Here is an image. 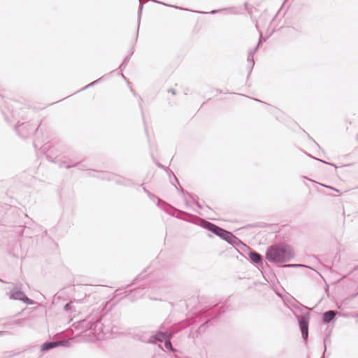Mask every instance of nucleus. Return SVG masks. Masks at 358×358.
<instances>
[{
	"mask_svg": "<svg viewBox=\"0 0 358 358\" xmlns=\"http://www.w3.org/2000/svg\"><path fill=\"white\" fill-rule=\"evenodd\" d=\"M357 188H358V186L357 187Z\"/></svg>",
	"mask_w": 358,
	"mask_h": 358,
	"instance_id": "6e6d98bb",
	"label": "nucleus"
},
{
	"mask_svg": "<svg viewBox=\"0 0 358 358\" xmlns=\"http://www.w3.org/2000/svg\"><path fill=\"white\" fill-rule=\"evenodd\" d=\"M174 178H175L176 180L178 182V178H176V176H174Z\"/></svg>",
	"mask_w": 358,
	"mask_h": 358,
	"instance_id": "8fccbe9b",
	"label": "nucleus"
},
{
	"mask_svg": "<svg viewBox=\"0 0 358 358\" xmlns=\"http://www.w3.org/2000/svg\"><path fill=\"white\" fill-rule=\"evenodd\" d=\"M236 250L241 254V251L243 252L248 253V251L250 250V248L245 244L241 240H240L239 243L237 245L235 246Z\"/></svg>",
	"mask_w": 358,
	"mask_h": 358,
	"instance_id": "dca6fc26",
	"label": "nucleus"
},
{
	"mask_svg": "<svg viewBox=\"0 0 358 358\" xmlns=\"http://www.w3.org/2000/svg\"><path fill=\"white\" fill-rule=\"evenodd\" d=\"M357 316L358 317V315Z\"/></svg>",
	"mask_w": 358,
	"mask_h": 358,
	"instance_id": "4d7b16f0",
	"label": "nucleus"
},
{
	"mask_svg": "<svg viewBox=\"0 0 358 358\" xmlns=\"http://www.w3.org/2000/svg\"><path fill=\"white\" fill-rule=\"evenodd\" d=\"M93 86H94V85H93V83H90V84L87 85L85 87H83V88L80 90V91L85 90H86V89H87V88H89V87H93ZM78 92H80V90H79Z\"/></svg>",
	"mask_w": 358,
	"mask_h": 358,
	"instance_id": "72a5a7b5",
	"label": "nucleus"
},
{
	"mask_svg": "<svg viewBox=\"0 0 358 358\" xmlns=\"http://www.w3.org/2000/svg\"><path fill=\"white\" fill-rule=\"evenodd\" d=\"M0 282H3V281L2 280H1V279H0Z\"/></svg>",
	"mask_w": 358,
	"mask_h": 358,
	"instance_id": "864d4df0",
	"label": "nucleus"
},
{
	"mask_svg": "<svg viewBox=\"0 0 358 358\" xmlns=\"http://www.w3.org/2000/svg\"><path fill=\"white\" fill-rule=\"evenodd\" d=\"M104 76H101V78L96 79V80L92 82L94 85H96L99 83H100L102 80H103Z\"/></svg>",
	"mask_w": 358,
	"mask_h": 358,
	"instance_id": "c85d7f7f",
	"label": "nucleus"
},
{
	"mask_svg": "<svg viewBox=\"0 0 358 358\" xmlns=\"http://www.w3.org/2000/svg\"><path fill=\"white\" fill-rule=\"evenodd\" d=\"M167 92H168L169 93H171V94H173V95H176V90L175 89H173V88H169V89L167 90Z\"/></svg>",
	"mask_w": 358,
	"mask_h": 358,
	"instance_id": "f704fd0d",
	"label": "nucleus"
},
{
	"mask_svg": "<svg viewBox=\"0 0 358 358\" xmlns=\"http://www.w3.org/2000/svg\"><path fill=\"white\" fill-rule=\"evenodd\" d=\"M157 164L158 167L166 170L165 167L162 164H161L160 163H157Z\"/></svg>",
	"mask_w": 358,
	"mask_h": 358,
	"instance_id": "58836bf2",
	"label": "nucleus"
},
{
	"mask_svg": "<svg viewBox=\"0 0 358 358\" xmlns=\"http://www.w3.org/2000/svg\"><path fill=\"white\" fill-rule=\"evenodd\" d=\"M165 324L160 325V330L157 331L155 334L152 335L148 341H143L148 343H156L157 342L164 341L168 338V332L166 331Z\"/></svg>",
	"mask_w": 358,
	"mask_h": 358,
	"instance_id": "6e6552de",
	"label": "nucleus"
},
{
	"mask_svg": "<svg viewBox=\"0 0 358 358\" xmlns=\"http://www.w3.org/2000/svg\"><path fill=\"white\" fill-rule=\"evenodd\" d=\"M285 266L286 267H299V266H305L302 265V264H287Z\"/></svg>",
	"mask_w": 358,
	"mask_h": 358,
	"instance_id": "473e14b6",
	"label": "nucleus"
},
{
	"mask_svg": "<svg viewBox=\"0 0 358 358\" xmlns=\"http://www.w3.org/2000/svg\"><path fill=\"white\" fill-rule=\"evenodd\" d=\"M326 187H327V188H329V189H334V190H335V191H336V192H339V190H338V189H336V188H334V187H331V186H326Z\"/></svg>",
	"mask_w": 358,
	"mask_h": 358,
	"instance_id": "ea45409f",
	"label": "nucleus"
},
{
	"mask_svg": "<svg viewBox=\"0 0 358 358\" xmlns=\"http://www.w3.org/2000/svg\"><path fill=\"white\" fill-rule=\"evenodd\" d=\"M357 268H358V266H356V267L355 268V270H356V269H357Z\"/></svg>",
	"mask_w": 358,
	"mask_h": 358,
	"instance_id": "603ef678",
	"label": "nucleus"
},
{
	"mask_svg": "<svg viewBox=\"0 0 358 358\" xmlns=\"http://www.w3.org/2000/svg\"><path fill=\"white\" fill-rule=\"evenodd\" d=\"M22 321H23L22 319H17V320H15L13 321V324H17V325H22Z\"/></svg>",
	"mask_w": 358,
	"mask_h": 358,
	"instance_id": "7c9ffc66",
	"label": "nucleus"
},
{
	"mask_svg": "<svg viewBox=\"0 0 358 358\" xmlns=\"http://www.w3.org/2000/svg\"><path fill=\"white\" fill-rule=\"evenodd\" d=\"M298 323L301 331L302 338L304 343H307L308 338V325L310 320V313L306 312L301 314L298 317Z\"/></svg>",
	"mask_w": 358,
	"mask_h": 358,
	"instance_id": "0eeeda50",
	"label": "nucleus"
},
{
	"mask_svg": "<svg viewBox=\"0 0 358 358\" xmlns=\"http://www.w3.org/2000/svg\"><path fill=\"white\" fill-rule=\"evenodd\" d=\"M76 166H78L80 170H84L83 168V166L80 163H75V164H68V165L65 166V167L66 169H70L71 167H76Z\"/></svg>",
	"mask_w": 358,
	"mask_h": 358,
	"instance_id": "5701e85b",
	"label": "nucleus"
},
{
	"mask_svg": "<svg viewBox=\"0 0 358 358\" xmlns=\"http://www.w3.org/2000/svg\"><path fill=\"white\" fill-rule=\"evenodd\" d=\"M226 9L227 8H222V10H226ZM220 10H222V9H220V10H213L210 13H212V14H215V13H217V12H219Z\"/></svg>",
	"mask_w": 358,
	"mask_h": 358,
	"instance_id": "c9c22d12",
	"label": "nucleus"
},
{
	"mask_svg": "<svg viewBox=\"0 0 358 358\" xmlns=\"http://www.w3.org/2000/svg\"><path fill=\"white\" fill-rule=\"evenodd\" d=\"M266 41V38H263L262 34L261 33L260 38L259 39L258 43L257 45H258V48L261 44H262L264 42Z\"/></svg>",
	"mask_w": 358,
	"mask_h": 358,
	"instance_id": "bb28decb",
	"label": "nucleus"
},
{
	"mask_svg": "<svg viewBox=\"0 0 358 358\" xmlns=\"http://www.w3.org/2000/svg\"><path fill=\"white\" fill-rule=\"evenodd\" d=\"M33 144H34V148H35L36 149L38 147V145H37V143H36V142L35 141L33 142Z\"/></svg>",
	"mask_w": 358,
	"mask_h": 358,
	"instance_id": "79ce46f5",
	"label": "nucleus"
},
{
	"mask_svg": "<svg viewBox=\"0 0 358 358\" xmlns=\"http://www.w3.org/2000/svg\"><path fill=\"white\" fill-rule=\"evenodd\" d=\"M58 346H69V342L66 341H46L41 345V351L45 352Z\"/></svg>",
	"mask_w": 358,
	"mask_h": 358,
	"instance_id": "9b49d317",
	"label": "nucleus"
},
{
	"mask_svg": "<svg viewBox=\"0 0 358 358\" xmlns=\"http://www.w3.org/2000/svg\"><path fill=\"white\" fill-rule=\"evenodd\" d=\"M157 200V206L163 209L165 212H167L166 207L169 206L168 203L160 198H158Z\"/></svg>",
	"mask_w": 358,
	"mask_h": 358,
	"instance_id": "aec40b11",
	"label": "nucleus"
},
{
	"mask_svg": "<svg viewBox=\"0 0 358 358\" xmlns=\"http://www.w3.org/2000/svg\"><path fill=\"white\" fill-rule=\"evenodd\" d=\"M46 158L49 162H53L55 164H57L59 167H64L65 166L66 162L62 159V157L59 156H56L53 157L50 154L46 155Z\"/></svg>",
	"mask_w": 358,
	"mask_h": 358,
	"instance_id": "4468645a",
	"label": "nucleus"
},
{
	"mask_svg": "<svg viewBox=\"0 0 358 358\" xmlns=\"http://www.w3.org/2000/svg\"><path fill=\"white\" fill-rule=\"evenodd\" d=\"M294 256L292 249L285 243L269 246L266 252V259L271 263L287 262Z\"/></svg>",
	"mask_w": 358,
	"mask_h": 358,
	"instance_id": "7ed1b4c3",
	"label": "nucleus"
},
{
	"mask_svg": "<svg viewBox=\"0 0 358 358\" xmlns=\"http://www.w3.org/2000/svg\"><path fill=\"white\" fill-rule=\"evenodd\" d=\"M255 101H258V102H260V103H264L262 101L258 99H254Z\"/></svg>",
	"mask_w": 358,
	"mask_h": 358,
	"instance_id": "a18cd8bd",
	"label": "nucleus"
},
{
	"mask_svg": "<svg viewBox=\"0 0 358 358\" xmlns=\"http://www.w3.org/2000/svg\"><path fill=\"white\" fill-rule=\"evenodd\" d=\"M131 52H134L132 49L128 52V55H131Z\"/></svg>",
	"mask_w": 358,
	"mask_h": 358,
	"instance_id": "49530a36",
	"label": "nucleus"
},
{
	"mask_svg": "<svg viewBox=\"0 0 358 358\" xmlns=\"http://www.w3.org/2000/svg\"><path fill=\"white\" fill-rule=\"evenodd\" d=\"M174 186H175V187H176V188L179 192H180L182 194V195H183V196H185V194H187L189 198H191L192 200H194V203H195V205H196L199 208L202 209V208H203L202 205H201V203H199V202L196 199V198H197V196H194V194H191V193H189V192H185L182 187H180V189H178V188L177 187V186H176V185H174Z\"/></svg>",
	"mask_w": 358,
	"mask_h": 358,
	"instance_id": "2eb2a0df",
	"label": "nucleus"
},
{
	"mask_svg": "<svg viewBox=\"0 0 358 358\" xmlns=\"http://www.w3.org/2000/svg\"><path fill=\"white\" fill-rule=\"evenodd\" d=\"M141 186L143 187V189L144 192H145V193L147 194V195H148V192H150L149 190H148V189H146V187H145L143 186V184H142Z\"/></svg>",
	"mask_w": 358,
	"mask_h": 358,
	"instance_id": "e433bc0d",
	"label": "nucleus"
},
{
	"mask_svg": "<svg viewBox=\"0 0 358 358\" xmlns=\"http://www.w3.org/2000/svg\"><path fill=\"white\" fill-rule=\"evenodd\" d=\"M254 65H255V61H252V62H248V76H250L253 67H254Z\"/></svg>",
	"mask_w": 358,
	"mask_h": 358,
	"instance_id": "a878e982",
	"label": "nucleus"
},
{
	"mask_svg": "<svg viewBox=\"0 0 358 358\" xmlns=\"http://www.w3.org/2000/svg\"><path fill=\"white\" fill-rule=\"evenodd\" d=\"M245 9H247V8H248V3H245Z\"/></svg>",
	"mask_w": 358,
	"mask_h": 358,
	"instance_id": "de8ad7c7",
	"label": "nucleus"
},
{
	"mask_svg": "<svg viewBox=\"0 0 358 358\" xmlns=\"http://www.w3.org/2000/svg\"><path fill=\"white\" fill-rule=\"evenodd\" d=\"M148 196L153 201L159 198L157 196L152 194V192H148Z\"/></svg>",
	"mask_w": 358,
	"mask_h": 358,
	"instance_id": "cd10ccee",
	"label": "nucleus"
},
{
	"mask_svg": "<svg viewBox=\"0 0 358 358\" xmlns=\"http://www.w3.org/2000/svg\"><path fill=\"white\" fill-rule=\"evenodd\" d=\"M317 160H318V161H320V162H322V163H324V164H328V165H330V166H334V167H336V168L337 167V166H336L334 164H333V163L327 162H326V161H324V160H322V159H317Z\"/></svg>",
	"mask_w": 358,
	"mask_h": 358,
	"instance_id": "c756f323",
	"label": "nucleus"
},
{
	"mask_svg": "<svg viewBox=\"0 0 358 358\" xmlns=\"http://www.w3.org/2000/svg\"><path fill=\"white\" fill-rule=\"evenodd\" d=\"M72 308H73L72 302L67 303L64 306V310L66 312L71 311Z\"/></svg>",
	"mask_w": 358,
	"mask_h": 358,
	"instance_id": "393cba45",
	"label": "nucleus"
},
{
	"mask_svg": "<svg viewBox=\"0 0 358 358\" xmlns=\"http://www.w3.org/2000/svg\"><path fill=\"white\" fill-rule=\"evenodd\" d=\"M143 7V4L140 3L139 8H138V27H137V30H136V34L135 43L136 42L138 36L139 26H140V23H141V17Z\"/></svg>",
	"mask_w": 358,
	"mask_h": 358,
	"instance_id": "a211bd4d",
	"label": "nucleus"
},
{
	"mask_svg": "<svg viewBox=\"0 0 358 358\" xmlns=\"http://www.w3.org/2000/svg\"><path fill=\"white\" fill-rule=\"evenodd\" d=\"M133 54H134V52H131V55H127L124 57L123 62H122V64H120V66L119 67L121 72H122L124 70V69L126 68V66H127V64L130 60V58Z\"/></svg>",
	"mask_w": 358,
	"mask_h": 358,
	"instance_id": "f3484780",
	"label": "nucleus"
},
{
	"mask_svg": "<svg viewBox=\"0 0 358 358\" xmlns=\"http://www.w3.org/2000/svg\"><path fill=\"white\" fill-rule=\"evenodd\" d=\"M357 138H358V134H357Z\"/></svg>",
	"mask_w": 358,
	"mask_h": 358,
	"instance_id": "5fc2aeb1",
	"label": "nucleus"
},
{
	"mask_svg": "<svg viewBox=\"0 0 358 358\" xmlns=\"http://www.w3.org/2000/svg\"><path fill=\"white\" fill-rule=\"evenodd\" d=\"M122 75L123 78H124V80H126V77H125L123 74H122Z\"/></svg>",
	"mask_w": 358,
	"mask_h": 358,
	"instance_id": "3c124183",
	"label": "nucleus"
},
{
	"mask_svg": "<svg viewBox=\"0 0 358 358\" xmlns=\"http://www.w3.org/2000/svg\"><path fill=\"white\" fill-rule=\"evenodd\" d=\"M329 337H330V334H327L324 339V350H326V344H327V341H329Z\"/></svg>",
	"mask_w": 358,
	"mask_h": 358,
	"instance_id": "2f4dec72",
	"label": "nucleus"
},
{
	"mask_svg": "<svg viewBox=\"0 0 358 358\" xmlns=\"http://www.w3.org/2000/svg\"><path fill=\"white\" fill-rule=\"evenodd\" d=\"M130 90L134 94V96H137L136 92L134 91V90L132 87H130Z\"/></svg>",
	"mask_w": 358,
	"mask_h": 358,
	"instance_id": "a19ab883",
	"label": "nucleus"
},
{
	"mask_svg": "<svg viewBox=\"0 0 358 358\" xmlns=\"http://www.w3.org/2000/svg\"><path fill=\"white\" fill-rule=\"evenodd\" d=\"M308 138H310V140H312L313 141H314V143H315L318 147H320V146H319V145H318V144H317V143H316V142H315V141H314V140H313V138H312L309 135H308Z\"/></svg>",
	"mask_w": 358,
	"mask_h": 358,
	"instance_id": "c03bdc74",
	"label": "nucleus"
},
{
	"mask_svg": "<svg viewBox=\"0 0 358 358\" xmlns=\"http://www.w3.org/2000/svg\"><path fill=\"white\" fill-rule=\"evenodd\" d=\"M258 50V45H256V47L253 50H250L248 51V62H252L254 60V55Z\"/></svg>",
	"mask_w": 358,
	"mask_h": 358,
	"instance_id": "4be33fe9",
	"label": "nucleus"
},
{
	"mask_svg": "<svg viewBox=\"0 0 358 358\" xmlns=\"http://www.w3.org/2000/svg\"><path fill=\"white\" fill-rule=\"evenodd\" d=\"M22 301L24 303H25L26 304H27V305H33V304H34V301L32 300L31 299H29L26 295H25V297H24Z\"/></svg>",
	"mask_w": 358,
	"mask_h": 358,
	"instance_id": "b1692460",
	"label": "nucleus"
},
{
	"mask_svg": "<svg viewBox=\"0 0 358 358\" xmlns=\"http://www.w3.org/2000/svg\"><path fill=\"white\" fill-rule=\"evenodd\" d=\"M25 294L22 291V285H17L10 293V298L13 300L22 301Z\"/></svg>",
	"mask_w": 358,
	"mask_h": 358,
	"instance_id": "f8f14e48",
	"label": "nucleus"
},
{
	"mask_svg": "<svg viewBox=\"0 0 358 358\" xmlns=\"http://www.w3.org/2000/svg\"><path fill=\"white\" fill-rule=\"evenodd\" d=\"M4 334H9V332H7V331H0V336L3 335Z\"/></svg>",
	"mask_w": 358,
	"mask_h": 358,
	"instance_id": "37998d69",
	"label": "nucleus"
},
{
	"mask_svg": "<svg viewBox=\"0 0 358 358\" xmlns=\"http://www.w3.org/2000/svg\"><path fill=\"white\" fill-rule=\"evenodd\" d=\"M185 202L186 203L187 205L188 204L187 200L185 198Z\"/></svg>",
	"mask_w": 358,
	"mask_h": 358,
	"instance_id": "09e8293b",
	"label": "nucleus"
},
{
	"mask_svg": "<svg viewBox=\"0 0 358 358\" xmlns=\"http://www.w3.org/2000/svg\"><path fill=\"white\" fill-rule=\"evenodd\" d=\"M171 338H166L165 341H164V347L166 348V350L171 351V352H175L176 351L173 345H172V343L171 341Z\"/></svg>",
	"mask_w": 358,
	"mask_h": 358,
	"instance_id": "6ab92c4d",
	"label": "nucleus"
},
{
	"mask_svg": "<svg viewBox=\"0 0 358 358\" xmlns=\"http://www.w3.org/2000/svg\"><path fill=\"white\" fill-rule=\"evenodd\" d=\"M146 287H138V288H136L134 289L133 291H132V293L134 294V296H138V297H141L142 296H143L145 294V292H143L144 289H145Z\"/></svg>",
	"mask_w": 358,
	"mask_h": 358,
	"instance_id": "412c9836",
	"label": "nucleus"
},
{
	"mask_svg": "<svg viewBox=\"0 0 358 358\" xmlns=\"http://www.w3.org/2000/svg\"><path fill=\"white\" fill-rule=\"evenodd\" d=\"M201 227L203 229L216 235L217 236L220 237L221 239L225 241L226 242L233 245L234 247L237 245L241 240L235 235H234L233 233H231V231H227L210 222L206 220L203 221L201 224Z\"/></svg>",
	"mask_w": 358,
	"mask_h": 358,
	"instance_id": "20e7f679",
	"label": "nucleus"
},
{
	"mask_svg": "<svg viewBox=\"0 0 358 358\" xmlns=\"http://www.w3.org/2000/svg\"><path fill=\"white\" fill-rule=\"evenodd\" d=\"M106 317L107 314H103L101 310H94L90 315L86 317L85 320L79 322L82 328L85 331L91 330L96 334H106L111 327L106 324Z\"/></svg>",
	"mask_w": 358,
	"mask_h": 358,
	"instance_id": "f03ea898",
	"label": "nucleus"
},
{
	"mask_svg": "<svg viewBox=\"0 0 358 358\" xmlns=\"http://www.w3.org/2000/svg\"><path fill=\"white\" fill-rule=\"evenodd\" d=\"M138 98H139V106L141 108V111L143 112L142 105H141L142 99L141 96H138Z\"/></svg>",
	"mask_w": 358,
	"mask_h": 358,
	"instance_id": "4c0bfd02",
	"label": "nucleus"
},
{
	"mask_svg": "<svg viewBox=\"0 0 358 358\" xmlns=\"http://www.w3.org/2000/svg\"><path fill=\"white\" fill-rule=\"evenodd\" d=\"M87 174L90 176L96 177L101 180L114 181L117 185L126 187H131L134 185V182L131 179L124 178L121 176H118L110 172L97 171L94 169H88Z\"/></svg>",
	"mask_w": 358,
	"mask_h": 358,
	"instance_id": "39448f33",
	"label": "nucleus"
},
{
	"mask_svg": "<svg viewBox=\"0 0 358 358\" xmlns=\"http://www.w3.org/2000/svg\"><path fill=\"white\" fill-rule=\"evenodd\" d=\"M226 311L225 304L222 303H215L204 308L201 311L196 313L193 319L192 323L202 322L201 325L194 331L192 329L189 334V337L194 338L203 333L207 327L211 324L212 321L220 317Z\"/></svg>",
	"mask_w": 358,
	"mask_h": 358,
	"instance_id": "f257e3e1",
	"label": "nucleus"
},
{
	"mask_svg": "<svg viewBox=\"0 0 358 358\" xmlns=\"http://www.w3.org/2000/svg\"><path fill=\"white\" fill-rule=\"evenodd\" d=\"M39 129V126H36L29 122L17 124L15 127L17 134L22 138H27L34 134Z\"/></svg>",
	"mask_w": 358,
	"mask_h": 358,
	"instance_id": "423d86ee",
	"label": "nucleus"
},
{
	"mask_svg": "<svg viewBox=\"0 0 358 358\" xmlns=\"http://www.w3.org/2000/svg\"><path fill=\"white\" fill-rule=\"evenodd\" d=\"M189 325H190V323L183 321L166 329V331L168 332V338H172L176 334Z\"/></svg>",
	"mask_w": 358,
	"mask_h": 358,
	"instance_id": "9d476101",
	"label": "nucleus"
},
{
	"mask_svg": "<svg viewBox=\"0 0 358 358\" xmlns=\"http://www.w3.org/2000/svg\"><path fill=\"white\" fill-rule=\"evenodd\" d=\"M337 313L335 310H328L324 312L322 315V322L327 324L331 322L336 317Z\"/></svg>",
	"mask_w": 358,
	"mask_h": 358,
	"instance_id": "ddd939ff",
	"label": "nucleus"
},
{
	"mask_svg": "<svg viewBox=\"0 0 358 358\" xmlns=\"http://www.w3.org/2000/svg\"><path fill=\"white\" fill-rule=\"evenodd\" d=\"M249 259L252 264H256L258 267L264 269L265 266H268V264L264 261L262 256L257 251L250 249L248 251Z\"/></svg>",
	"mask_w": 358,
	"mask_h": 358,
	"instance_id": "1a4fd4ad",
	"label": "nucleus"
}]
</instances>
